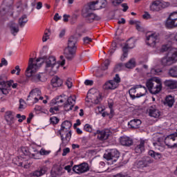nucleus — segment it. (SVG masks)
Segmentation results:
<instances>
[{"mask_svg": "<svg viewBox=\"0 0 177 177\" xmlns=\"http://www.w3.org/2000/svg\"><path fill=\"white\" fill-rule=\"evenodd\" d=\"M165 85L169 89H176L177 88V82L175 80H166L165 81Z\"/></svg>", "mask_w": 177, "mask_h": 177, "instance_id": "obj_38", "label": "nucleus"}, {"mask_svg": "<svg viewBox=\"0 0 177 177\" xmlns=\"http://www.w3.org/2000/svg\"><path fill=\"white\" fill-rule=\"evenodd\" d=\"M97 5L99 9H103L107 6V1L106 0H97Z\"/></svg>", "mask_w": 177, "mask_h": 177, "instance_id": "obj_41", "label": "nucleus"}, {"mask_svg": "<svg viewBox=\"0 0 177 177\" xmlns=\"http://www.w3.org/2000/svg\"><path fill=\"white\" fill-rule=\"evenodd\" d=\"M129 93L131 99H136V97H142L145 96L147 93V88L145 86H137L135 88H132L129 91Z\"/></svg>", "mask_w": 177, "mask_h": 177, "instance_id": "obj_7", "label": "nucleus"}, {"mask_svg": "<svg viewBox=\"0 0 177 177\" xmlns=\"http://www.w3.org/2000/svg\"><path fill=\"white\" fill-rule=\"evenodd\" d=\"M135 48V40L133 39H129L125 44L124 46L122 47V52L123 54L120 57L121 62H124L126 57H128V52L129 49H133Z\"/></svg>", "mask_w": 177, "mask_h": 177, "instance_id": "obj_8", "label": "nucleus"}, {"mask_svg": "<svg viewBox=\"0 0 177 177\" xmlns=\"http://www.w3.org/2000/svg\"><path fill=\"white\" fill-rule=\"evenodd\" d=\"M97 139L99 140H107L109 139V136L111 135V132L110 130H103V131H97Z\"/></svg>", "mask_w": 177, "mask_h": 177, "instance_id": "obj_23", "label": "nucleus"}, {"mask_svg": "<svg viewBox=\"0 0 177 177\" xmlns=\"http://www.w3.org/2000/svg\"><path fill=\"white\" fill-rule=\"evenodd\" d=\"M177 62V49H175L171 56H165L160 59V64L163 67H169Z\"/></svg>", "mask_w": 177, "mask_h": 177, "instance_id": "obj_6", "label": "nucleus"}, {"mask_svg": "<svg viewBox=\"0 0 177 177\" xmlns=\"http://www.w3.org/2000/svg\"><path fill=\"white\" fill-rule=\"evenodd\" d=\"M35 64L41 67L42 63L45 64V71L50 75H55L59 71L60 65L56 63V57L53 56H44L37 59Z\"/></svg>", "mask_w": 177, "mask_h": 177, "instance_id": "obj_1", "label": "nucleus"}, {"mask_svg": "<svg viewBox=\"0 0 177 177\" xmlns=\"http://www.w3.org/2000/svg\"><path fill=\"white\" fill-rule=\"evenodd\" d=\"M68 153H70V148L67 147L63 149V153H62V156L64 157L66 156H67V154H68Z\"/></svg>", "mask_w": 177, "mask_h": 177, "instance_id": "obj_58", "label": "nucleus"}, {"mask_svg": "<svg viewBox=\"0 0 177 177\" xmlns=\"http://www.w3.org/2000/svg\"><path fill=\"white\" fill-rule=\"evenodd\" d=\"M160 73H161V69L160 68H152L151 70V74H152L153 75H158Z\"/></svg>", "mask_w": 177, "mask_h": 177, "instance_id": "obj_48", "label": "nucleus"}, {"mask_svg": "<svg viewBox=\"0 0 177 177\" xmlns=\"http://www.w3.org/2000/svg\"><path fill=\"white\" fill-rule=\"evenodd\" d=\"M122 8H123V12H127L129 7H128V4L124 3L122 4Z\"/></svg>", "mask_w": 177, "mask_h": 177, "instance_id": "obj_62", "label": "nucleus"}, {"mask_svg": "<svg viewBox=\"0 0 177 177\" xmlns=\"http://www.w3.org/2000/svg\"><path fill=\"white\" fill-rule=\"evenodd\" d=\"M83 9H88V12H91V10H99L97 1H91L88 3V5L86 7H84Z\"/></svg>", "mask_w": 177, "mask_h": 177, "instance_id": "obj_32", "label": "nucleus"}, {"mask_svg": "<svg viewBox=\"0 0 177 177\" xmlns=\"http://www.w3.org/2000/svg\"><path fill=\"white\" fill-rule=\"evenodd\" d=\"M116 49H117V43L115 42L112 43V48L110 50V54L113 55V53L115 52Z\"/></svg>", "mask_w": 177, "mask_h": 177, "instance_id": "obj_51", "label": "nucleus"}, {"mask_svg": "<svg viewBox=\"0 0 177 177\" xmlns=\"http://www.w3.org/2000/svg\"><path fill=\"white\" fill-rule=\"evenodd\" d=\"M169 75L173 78H177V66H172L169 68Z\"/></svg>", "mask_w": 177, "mask_h": 177, "instance_id": "obj_39", "label": "nucleus"}, {"mask_svg": "<svg viewBox=\"0 0 177 177\" xmlns=\"http://www.w3.org/2000/svg\"><path fill=\"white\" fill-rule=\"evenodd\" d=\"M50 124H53V125H56V124L59 123V118L57 117H52L50 118Z\"/></svg>", "mask_w": 177, "mask_h": 177, "instance_id": "obj_47", "label": "nucleus"}, {"mask_svg": "<svg viewBox=\"0 0 177 177\" xmlns=\"http://www.w3.org/2000/svg\"><path fill=\"white\" fill-rule=\"evenodd\" d=\"M60 103H64V108L65 111H70V110H73V107L75 105V97H74V98L71 96L67 97L66 95H61L51 100L50 106L60 104Z\"/></svg>", "mask_w": 177, "mask_h": 177, "instance_id": "obj_3", "label": "nucleus"}, {"mask_svg": "<svg viewBox=\"0 0 177 177\" xmlns=\"http://www.w3.org/2000/svg\"><path fill=\"white\" fill-rule=\"evenodd\" d=\"M177 140V133L176 131L172 133H170L165 139V143L166 146L170 147V149H174L177 147V142L175 143Z\"/></svg>", "mask_w": 177, "mask_h": 177, "instance_id": "obj_11", "label": "nucleus"}, {"mask_svg": "<svg viewBox=\"0 0 177 177\" xmlns=\"http://www.w3.org/2000/svg\"><path fill=\"white\" fill-rule=\"evenodd\" d=\"M13 80H10L6 83L5 81L2 80V78L0 79V88L3 89V95H8L10 92V86L13 84Z\"/></svg>", "mask_w": 177, "mask_h": 177, "instance_id": "obj_19", "label": "nucleus"}, {"mask_svg": "<svg viewBox=\"0 0 177 177\" xmlns=\"http://www.w3.org/2000/svg\"><path fill=\"white\" fill-rule=\"evenodd\" d=\"M19 103H20L19 107V110L24 109V105L23 104L24 103V100L21 99L19 100Z\"/></svg>", "mask_w": 177, "mask_h": 177, "instance_id": "obj_64", "label": "nucleus"}, {"mask_svg": "<svg viewBox=\"0 0 177 177\" xmlns=\"http://www.w3.org/2000/svg\"><path fill=\"white\" fill-rule=\"evenodd\" d=\"M19 24H17L16 22L11 21L8 24V27L10 29V33L14 36L16 37L17 35V33L20 31V29L19 28Z\"/></svg>", "mask_w": 177, "mask_h": 177, "instance_id": "obj_20", "label": "nucleus"}, {"mask_svg": "<svg viewBox=\"0 0 177 177\" xmlns=\"http://www.w3.org/2000/svg\"><path fill=\"white\" fill-rule=\"evenodd\" d=\"M104 158L107 161H112V163L115 162L120 158V152L115 149H111L109 152L104 154Z\"/></svg>", "mask_w": 177, "mask_h": 177, "instance_id": "obj_14", "label": "nucleus"}, {"mask_svg": "<svg viewBox=\"0 0 177 177\" xmlns=\"http://www.w3.org/2000/svg\"><path fill=\"white\" fill-rule=\"evenodd\" d=\"M146 86L152 95H157L162 89V83L161 80L157 78H151L146 82Z\"/></svg>", "mask_w": 177, "mask_h": 177, "instance_id": "obj_5", "label": "nucleus"}, {"mask_svg": "<svg viewBox=\"0 0 177 177\" xmlns=\"http://www.w3.org/2000/svg\"><path fill=\"white\" fill-rule=\"evenodd\" d=\"M148 154L155 160H160L161 158V153H157L153 150L149 151Z\"/></svg>", "mask_w": 177, "mask_h": 177, "instance_id": "obj_40", "label": "nucleus"}, {"mask_svg": "<svg viewBox=\"0 0 177 177\" xmlns=\"http://www.w3.org/2000/svg\"><path fill=\"white\" fill-rule=\"evenodd\" d=\"M66 85L68 86V89L71 88L73 86V82H71V78L67 79L66 82Z\"/></svg>", "mask_w": 177, "mask_h": 177, "instance_id": "obj_54", "label": "nucleus"}, {"mask_svg": "<svg viewBox=\"0 0 177 177\" xmlns=\"http://www.w3.org/2000/svg\"><path fill=\"white\" fill-rule=\"evenodd\" d=\"M82 16L88 23H92L95 20L99 21L101 19L97 15L92 12V11H88V9L82 10Z\"/></svg>", "mask_w": 177, "mask_h": 177, "instance_id": "obj_12", "label": "nucleus"}, {"mask_svg": "<svg viewBox=\"0 0 177 177\" xmlns=\"http://www.w3.org/2000/svg\"><path fill=\"white\" fill-rule=\"evenodd\" d=\"M160 42V36L157 33H152L147 36L146 44L148 46L156 48V45Z\"/></svg>", "mask_w": 177, "mask_h": 177, "instance_id": "obj_13", "label": "nucleus"}, {"mask_svg": "<svg viewBox=\"0 0 177 177\" xmlns=\"http://www.w3.org/2000/svg\"><path fill=\"white\" fill-rule=\"evenodd\" d=\"M5 118L8 125H12V124H15V115H13L12 111H7L6 113Z\"/></svg>", "mask_w": 177, "mask_h": 177, "instance_id": "obj_31", "label": "nucleus"}, {"mask_svg": "<svg viewBox=\"0 0 177 177\" xmlns=\"http://www.w3.org/2000/svg\"><path fill=\"white\" fill-rule=\"evenodd\" d=\"M38 68H39V66L37 64L34 62V59L30 58L28 66L25 72V75H26L28 78H30L32 82H45V81H46V78H45L44 73L35 74Z\"/></svg>", "mask_w": 177, "mask_h": 177, "instance_id": "obj_2", "label": "nucleus"}, {"mask_svg": "<svg viewBox=\"0 0 177 177\" xmlns=\"http://www.w3.org/2000/svg\"><path fill=\"white\" fill-rule=\"evenodd\" d=\"M127 68H133L135 67V59H131L125 64Z\"/></svg>", "mask_w": 177, "mask_h": 177, "instance_id": "obj_43", "label": "nucleus"}, {"mask_svg": "<svg viewBox=\"0 0 177 177\" xmlns=\"http://www.w3.org/2000/svg\"><path fill=\"white\" fill-rule=\"evenodd\" d=\"M142 17H143V19H145L146 20H149V19H151V16L147 12H145V14L142 15Z\"/></svg>", "mask_w": 177, "mask_h": 177, "instance_id": "obj_56", "label": "nucleus"}, {"mask_svg": "<svg viewBox=\"0 0 177 177\" xmlns=\"http://www.w3.org/2000/svg\"><path fill=\"white\" fill-rule=\"evenodd\" d=\"M136 30H138V31H140L141 32H143V31H145V28H143V27L141 26L140 21H139L136 24Z\"/></svg>", "mask_w": 177, "mask_h": 177, "instance_id": "obj_50", "label": "nucleus"}, {"mask_svg": "<svg viewBox=\"0 0 177 177\" xmlns=\"http://www.w3.org/2000/svg\"><path fill=\"white\" fill-rule=\"evenodd\" d=\"M123 67H124V65L122 64V63L117 64L114 67V71H115V73H117V71H121Z\"/></svg>", "mask_w": 177, "mask_h": 177, "instance_id": "obj_46", "label": "nucleus"}, {"mask_svg": "<svg viewBox=\"0 0 177 177\" xmlns=\"http://www.w3.org/2000/svg\"><path fill=\"white\" fill-rule=\"evenodd\" d=\"M64 172H63V167L61 166H55L53 168V176H62Z\"/></svg>", "mask_w": 177, "mask_h": 177, "instance_id": "obj_34", "label": "nucleus"}, {"mask_svg": "<svg viewBox=\"0 0 177 177\" xmlns=\"http://www.w3.org/2000/svg\"><path fill=\"white\" fill-rule=\"evenodd\" d=\"M22 152L25 156H28V154H30L33 158L35 160L38 159V157H36L35 156L38 154V151L36 149H34L32 147H30L29 150L27 147H23L21 149Z\"/></svg>", "mask_w": 177, "mask_h": 177, "instance_id": "obj_21", "label": "nucleus"}, {"mask_svg": "<svg viewBox=\"0 0 177 177\" xmlns=\"http://www.w3.org/2000/svg\"><path fill=\"white\" fill-rule=\"evenodd\" d=\"M51 84L53 88H59V86H62V85H63V80H62L60 77L55 76L51 80Z\"/></svg>", "mask_w": 177, "mask_h": 177, "instance_id": "obj_29", "label": "nucleus"}, {"mask_svg": "<svg viewBox=\"0 0 177 177\" xmlns=\"http://www.w3.org/2000/svg\"><path fill=\"white\" fill-rule=\"evenodd\" d=\"M168 49H169V47H168V46L167 45H164L161 47L160 52H162V53H164V52H167Z\"/></svg>", "mask_w": 177, "mask_h": 177, "instance_id": "obj_57", "label": "nucleus"}, {"mask_svg": "<svg viewBox=\"0 0 177 177\" xmlns=\"http://www.w3.org/2000/svg\"><path fill=\"white\" fill-rule=\"evenodd\" d=\"M135 152L138 154H140L145 151V140H141L140 145L135 147Z\"/></svg>", "mask_w": 177, "mask_h": 177, "instance_id": "obj_36", "label": "nucleus"}, {"mask_svg": "<svg viewBox=\"0 0 177 177\" xmlns=\"http://www.w3.org/2000/svg\"><path fill=\"white\" fill-rule=\"evenodd\" d=\"M84 129V131H86V132H92V127L89 124H85Z\"/></svg>", "mask_w": 177, "mask_h": 177, "instance_id": "obj_52", "label": "nucleus"}, {"mask_svg": "<svg viewBox=\"0 0 177 177\" xmlns=\"http://www.w3.org/2000/svg\"><path fill=\"white\" fill-rule=\"evenodd\" d=\"M142 121L139 119H133L128 122L129 127L132 129H137V128L140 127Z\"/></svg>", "mask_w": 177, "mask_h": 177, "instance_id": "obj_27", "label": "nucleus"}, {"mask_svg": "<svg viewBox=\"0 0 177 177\" xmlns=\"http://www.w3.org/2000/svg\"><path fill=\"white\" fill-rule=\"evenodd\" d=\"M28 21V18L26 15H22L18 20V24L21 28H23Z\"/></svg>", "mask_w": 177, "mask_h": 177, "instance_id": "obj_35", "label": "nucleus"}, {"mask_svg": "<svg viewBox=\"0 0 177 177\" xmlns=\"http://www.w3.org/2000/svg\"><path fill=\"white\" fill-rule=\"evenodd\" d=\"M77 42H78V37L77 36L73 35L68 38L67 47L64 50V55L67 60H73L75 57Z\"/></svg>", "mask_w": 177, "mask_h": 177, "instance_id": "obj_4", "label": "nucleus"}, {"mask_svg": "<svg viewBox=\"0 0 177 177\" xmlns=\"http://www.w3.org/2000/svg\"><path fill=\"white\" fill-rule=\"evenodd\" d=\"M149 68V66L144 64L140 68H137L136 70L138 73H146Z\"/></svg>", "mask_w": 177, "mask_h": 177, "instance_id": "obj_44", "label": "nucleus"}, {"mask_svg": "<svg viewBox=\"0 0 177 177\" xmlns=\"http://www.w3.org/2000/svg\"><path fill=\"white\" fill-rule=\"evenodd\" d=\"M120 142L122 146H132L133 141L128 136H122L120 138Z\"/></svg>", "mask_w": 177, "mask_h": 177, "instance_id": "obj_25", "label": "nucleus"}, {"mask_svg": "<svg viewBox=\"0 0 177 177\" xmlns=\"http://www.w3.org/2000/svg\"><path fill=\"white\" fill-rule=\"evenodd\" d=\"M3 66H8V61L5 58H2L0 63V67H3Z\"/></svg>", "mask_w": 177, "mask_h": 177, "instance_id": "obj_55", "label": "nucleus"}, {"mask_svg": "<svg viewBox=\"0 0 177 177\" xmlns=\"http://www.w3.org/2000/svg\"><path fill=\"white\" fill-rule=\"evenodd\" d=\"M55 111H59V107L54 106L50 109V113H52L53 114L55 113Z\"/></svg>", "mask_w": 177, "mask_h": 177, "instance_id": "obj_60", "label": "nucleus"}, {"mask_svg": "<svg viewBox=\"0 0 177 177\" xmlns=\"http://www.w3.org/2000/svg\"><path fill=\"white\" fill-rule=\"evenodd\" d=\"M46 174V167H39L37 170L34 171L30 174L31 176L33 177H39L42 176V175H45Z\"/></svg>", "mask_w": 177, "mask_h": 177, "instance_id": "obj_26", "label": "nucleus"}, {"mask_svg": "<svg viewBox=\"0 0 177 177\" xmlns=\"http://www.w3.org/2000/svg\"><path fill=\"white\" fill-rule=\"evenodd\" d=\"M85 85H89L90 86L93 85V80H86L84 82Z\"/></svg>", "mask_w": 177, "mask_h": 177, "instance_id": "obj_61", "label": "nucleus"}, {"mask_svg": "<svg viewBox=\"0 0 177 177\" xmlns=\"http://www.w3.org/2000/svg\"><path fill=\"white\" fill-rule=\"evenodd\" d=\"M84 44H89V42H92V39L89 37H84L83 39Z\"/></svg>", "mask_w": 177, "mask_h": 177, "instance_id": "obj_59", "label": "nucleus"}, {"mask_svg": "<svg viewBox=\"0 0 177 177\" xmlns=\"http://www.w3.org/2000/svg\"><path fill=\"white\" fill-rule=\"evenodd\" d=\"M50 153V151H46V150H45V149H41L40 150V151L38 152V154H37V155L35 156V157H38V156H39V154H40L41 156H48V154H49Z\"/></svg>", "mask_w": 177, "mask_h": 177, "instance_id": "obj_45", "label": "nucleus"}, {"mask_svg": "<svg viewBox=\"0 0 177 177\" xmlns=\"http://www.w3.org/2000/svg\"><path fill=\"white\" fill-rule=\"evenodd\" d=\"M59 135L61 136L62 143L64 145H67V143H68V142H70V140L71 139V130L68 131L65 138L63 137V133H60Z\"/></svg>", "mask_w": 177, "mask_h": 177, "instance_id": "obj_37", "label": "nucleus"}, {"mask_svg": "<svg viewBox=\"0 0 177 177\" xmlns=\"http://www.w3.org/2000/svg\"><path fill=\"white\" fill-rule=\"evenodd\" d=\"M163 103L164 105L167 106V107H172V106H174V103H175V98H174V97L171 95H169L166 97Z\"/></svg>", "mask_w": 177, "mask_h": 177, "instance_id": "obj_33", "label": "nucleus"}, {"mask_svg": "<svg viewBox=\"0 0 177 177\" xmlns=\"http://www.w3.org/2000/svg\"><path fill=\"white\" fill-rule=\"evenodd\" d=\"M111 81H113L118 85H120V83L121 82V78L120 77V75L116 74L115 76L113 77V80Z\"/></svg>", "mask_w": 177, "mask_h": 177, "instance_id": "obj_49", "label": "nucleus"}, {"mask_svg": "<svg viewBox=\"0 0 177 177\" xmlns=\"http://www.w3.org/2000/svg\"><path fill=\"white\" fill-rule=\"evenodd\" d=\"M149 114L150 117H153V118H158V117H160V111L157 109L156 106H152L149 108Z\"/></svg>", "mask_w": 177, "mask_h": 177, "instance_id": "obj_30", "label": "nucleus"}, {"mask_svg": "<svg viewBox=\"0 0 177 177\" xmlns=\"http://www.w3.org/2000/svg\"><path fill=\"white\" fill-rule=\"evenodd\" d=\"M12 5H13V0H4L0 10L1 15H6V13H8L10 16H13Z\"/></svg>", "mask_w": 177, "mask_h": 177, "instance_id": "obj_9", "label": "nucleus"}, {"mask_svg": "<svg viewBox=\"0 0 177 177\" xmlns=\"http://www.w3.org/2000/svg\"><path fill=\"white\" fill-rule=\"evenodd\" d=\"M167 28H176L177 27V12H172L165 21Z\"/></svg>", "mask_w": 177, "mask_h": 177, "instance_id": "obj_10", "label": "nucleus"}, {"mask_svg": "<svg viewBox=\"0 0 177 177\" xmlns=\"http://www.w3.org/2000/svg\"><path fill=\"white\" fill-rule=\"evenodd\" d=\"M154 160L150 156H144L141 160L136 163L137 168H147L150 167V164H153Z\"/></svg>", "mask_w": 177, "mask_h": 177, "instance_id": "obj_16", "label": "nucleus"}, {"mask_svg": "<svg viewBox=\"0 0 177 177\" xmlns=\"http://www.w3.org/2000/svg\"><path fill=\"white\" fill-rule=\"evenodd\" d=\"M93 89H91L88 91V96L89 101L91 103H94V104H99L100 102H102V95L99 93V91H95V93H92Z\"/></svg>", "mask_w": 177, "mask_h": 177, "instance_id": "obj_15", "label": "nucleus"}, {"mask_svg": "<svg viewBox=\"0 0 177 177\" xmlns=\"http://www.w3.org/2000/svg\"><path fill=\"white\" fill-rule=\"evenodd\" d=\"M118 86H120V84H118L114 81L109 80L108 82L104 83L102 88L105 91H114V89H117Z\"/></svg>", "mask_w": 177, "mask_h": 177, "instance_id": "obj_22", "label": "nucleus"}, {"mask_svg": "<svg viewBox=\"0 0 177 177\" xmlns=\"http://www.w3.org/2000/svg\"><path fill=\"white\" fill-rule=\"evenodd\" d=\"M73 171L75 174L81 175V174H85L89 171V165L86 162H83L80 165H74L73 167Z\"/></svg>", "mask_w": 177, "mask_h": 177, "instance_id": "obj_17", "label": "nucleus"}, {"mask_svg": "<svg viewBox=\"0 0 177 177\" xmlns=\"http://www.w3.org/2000/svg\"><path fill=\"white\" fill-rule=\"evenodd\" d=\"M71 127H73V124H71V122H70L68 120L64 121L61 124L60 133L68 132V131H70V128H71Z\"/></svg>", "mask_w": 177, "mask_h": 177, "instance_id": "obj_28", "label": "nucleus"}, {"mask_svg": "<svg viewBox=\"0 0 177 177\" xmlns=\"http://www.w3.org/2000/svg\"><path fill=\"white\" fill-rule=\"evenodd\" d=\"M111 61L109 59H106L104 62V64L101 66V70L106 71L109 68V66H110Z\"/></svg>", "mask_w": 177, "mask_h": 177, "instance_id": "obj_42", "label": "nucleus"}, {"mask_svg": "<svg viewBox=\"0 0 177 177\" xmlns=\"http://www.w3.org/2000/svg\"><path fill=\"white\" fill-rule=\"evenodd\" d=\"M166 4L167 3L162 1V0H156L150 6V10L152 12H160L161 9H164L167 6Z\"/></svg>", "mask_w": 177, "mask_h": 177, "instance_id": "obj_18", "label": "nucleus"}, {"mask_svg": "<svg viewBox=\"0 0 177 177\" xmlns=\"http://www.w3.org/2000/svg\"><path fill=\"white\" fill-rule=\"evenodd\" d=\"M124 0H111L112 5H113V6H117V5H120V3H122V2Z\"/></svg>", "mask_w": 177, "mask_h": 177, "instance_id": "obj_53", "label": "nucleus"}, {"mask_svg": "<svg viewBox=\"0 0 177 177\" xmlns=\"http://www.w3.org/2000/svg\"><path fill=\"white\" fill-rule=\"evenodd\" d=\"M38 96H41V90L39 88L32 89L28 96V99L32 97L35 100V103L38 102Z\"/></svg>", "mask_w": 177, "mask_h": 177, "instance_id": "obj_24", "label": "nucleus"}, {"mask_svg": "<svg viewBox=\"0 0 177 177\" xmlns=\"http://www.w3.org/2000/svg\"><path fill=\"white\" fill-rule=\"evenodd\" d=\"M62 19V16L59 15V13H56L54 16V20L55 21H59Z\"/></svg>", "mask_w": 177, "mask_h": 177, "instance_id": "obj_63", "label": "nucleus"}]
</instances>
